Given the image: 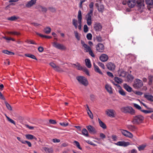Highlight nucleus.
Wrapping results in <instances>:
<instances>
[{
    "label": "nucleus",
    "instance_id": "1",
    "mask_svg": "<svg viewBox=\"0 0 153 153\" xmlns=\"http://www.w3.org/2000/svg\"><path fill=\"white\" fill-rule=\"evenodd\" d=\"M144 2V0H137L136 3L135 0H128L127 4L130 8L133 7L136 5L138 9L143 10L145 8Z\"/></svg>",
    "mask_w": 153,
    "mask_h": 153
},
{
    "label": "nucleus",
    "instance_id": "2",
    "mask_svg": "<svg viewBox=\"0 0 153 153\" xmlns=\"http://www.w3.org/2000/svg\"><path fill=\"white\" fill-rule=\"evenodd\" d=\"M121 111L125 114L129 113L131 115H134L135 111L133 108L130 106L123 107L120 108Z\"/></svg>",
    "mask_w": 153,
    "mask_h": 153
},
{
    "label": "nucleus",
    "instance_id": "3",
    "mask_svg": "<svg viewBox=\"0 0 153 153\" xmlns=\"http://www.w3.org/2000/svg\"><path fill=\"white\" fill-rule=\"evenodd\" d=\"M144 117L141 115H137L133 117L132 122L134 124H138L142 123L144 120Z\"/></svg>",
    "mask_w": 153,
    "mask_h": 153
},
{
    "label": "nucleus",
    "instance_id": "4",
    "mask_svg": "<svg viewBox=\"0 0 153 153\" xmlns=\"http://www.w3.org/2000/svg\"><path fill=\"white\" fill-rule=\"evenodd\" d=\"M76 79L79 83L85 86H87L88 84L87 79L84 76H78L76 77Z\"/></svg>",
    "mask_w": 153,
    "mask_h": 153
},
{
    "label": "nucleus",
    "instance_id": "5",
    "mask_svg": "<svg viewBox=\"0 0 153 153\" xmlns=\"http://www.w3.org/2000/svg\"><path fill=\"white\" fill-rule=\"evenodd\" d=\"M143 85L142 81L139 79H137L134 81L133 86L135 89H139L141 88Z\"/></svg>",
    "mask_w": 153,
    "mask_h": 153
},
{
    "label": "nucleus",
    "instance_id": "6",
    "mask_svg": "<svg viewBox=\"0 0 153 153\" xmlns=\"http://www.w3.org/2000/svg\"><path fill=\"white\" fill-rule=\"evenodd\" d=\"M93 10H90V11L86 15V18L87 23L88 26L91 25V16L93 15Z\"/></svg>",
    "mask_w": 153,
    "mask_h": 153
},
{
    "label": "nucleus",
    "instance_id": "7",
    "mask_svg": "<svg viewBox=\"0 0 153 153\" xmlns=\"http://www.w3.org/2000/svg\"><path fill=\"white\" fill-rule=\"evenodd\" d=\"M86 128L89 133L91 134H95L97 133V131L95 128L92 126L88 125L86 126Z\"/></svg>",
    "mask_w": 153,
    "mask_h": 153
},
{
    "label": "nucleus",
    "instance_id": "8",
    "mask_svg": "<svg viewBox=\"0 0 153 153\" xmlns=\"http://www.w3.org/2000/svg\"><path fill=\"white\" fill-rule=\"evenodd\" d=\"M53 46L59 50H65L66 49V47L62 44H60L57 42H54L53 43Z\"/></svg>",
    "mask_w": 153,
    "mask_h": 153
},
{
    "label": "nucleus",
    "instance_id": "9",
    "mask_svg": "<svg viewBox=\"0 0 153 153\" xmlns=\"http://www.w3.org/2000/svg\"><path fill=\"white\" fill-rule=\"evenodd\" d=\"M96 48L97 51L100 52H102L104 50V46L103 44L98 43L96 45Z\"/></svg>",
    "mask_w": 153,
    "mask_h": 153
},
{
    "label": "nucleus",
    "instance_id": "10",
    "mask_svg": "<svg viewBox=\"0 0 153 153\" xmlns=\"http://www.w3.org/2000/svg\"><path fill=\"white\" fill-rule=\"evenodd\" d=\"M121 133L123 134L126 137H127L130 138H132L133 137L132 134L128 131L122 129Z\"/></svg>",
    "mask_w": 153,
    "mask_h": 153
},
{
    "label": "nucleus",
    "instance_id": "11",
    "mask_svg": "<svg viewBox=\"0 0 153 153\" xmlns=\"http://www.w3.org/2000/svg\"><path fill=\"white\" fill-rule=\"evenodd\" d=\"M94 28L96 31H100L102 30V26L100 23H96L94 26Z\"/></svg>",
    "mask_w": 153,
    "mask_h": 153
},
{
    "label": "nucleus",
    "instance_id": "12",
    "mask_svg": "<svg viewBox=\"0 0 153 153\" xmlns=\"http://www.w3.org/2000/svg\"><path fill=\"white\" fill-rule=\"evenodd\" d=\"M114 144L117 146L123 147L127 146L130 144L129 142H126L124 141H119L117 143H114Z\"/></svg>",
    "mask_w": 153,
    "mask_h": 153
},
{
    "label": "nucleus",
    "instance_id": "13",
    "mask_svg": "<svg viewBox=\"0 0 153 153\" xmlns=\"http://www.w3.org/2000/svg\"><path fill=\"white\" fill-rule=\"evenodd\" d=\"M107 68L110 70L113 71L115 69V66L114 63L110 62L106 65Z\"/></svg>",
    "mask_w": 153,
    "mask_h": 153
},
{
    "label": "nucleus",
    "instance_id": "14",
    "mask_svg": "<svg viewBox=\"0 0 153 153\" xmlns=\"http://www.w3.org/2000/svg\"><path fill=\"white\" fill-rule=\"evenodd\" d=\"M100 59L102 62H105L108 59V56L105 54H102L100 56Z\"/></svg>",
    "mask_w": 153,
    "mask_h": 153
},
{
    "label": "nucleus",
    "instance_id": "15",
    "mask_svg": "<svg viewBox=\"0 0 153 153\" xmlns=\"http://www.w3.org/2000/svg\"><path fill=\"white\" fill-rule=\"evenodd\" d=\"M114 112L115 111L112 109H108L106 111V114H107L108 116L110 117H114Z\"/></svg>",
    "mask_w": 153,
    "mask_h": 153
},
{
    "label": "nucleus",
    "instance_id": "16",
    "mask_svg": "<svg viewBox=\"0 0 153 153\" xmlns=\"http://www.w3.org/2000/svg\"><path fill=\"white\" fill-rule=\"evenodd\" d=\"M145 2L148 5V10H150L151 8V6H152L153 5V0H145Z\"/></svg>",
    "mask_w": 153,
    "mask_h": 153
},
{
    "label": "nucleus",
    "instance_id": "17",
    "mask_svg": "<svg viewBox=\"0 0 153 153\" xmlns=\"http://www.w3.org/2000/svg\"><path fill=\"white\" fill-rule=\"evenodd\" d=\"M93 65L94 71L98 73L101 75L103 74L102 73L101 71L98 67L97 65L94 63H93Z\"/></svg>",
    "mask_w": 153,
    "mask_h": 153
},
{
    "label": "nucleus",
    "instance_id": "18",
    "mask_svg": "<svg viewBox=\"0 0 153 153\" xmlns=\"http://www.w3.org/2000/svg\"><path fill=\"white\" fill-rule=\"evenodd\" d=\"M123 87L128 92H130L133 91L132 90V88L126 83L124 84Z\"/></svg>",
    "mask_w": 153,
    "mask_h": 153
},
{
    "label": "nucleus",
    "instance_id": "19",
    "mask_svg": "<svg viewBox=\"0 0 153 153\" xmlns=\"http://www.w3.org/2000/svg\"><path fill=\"white\" fill-rule=\"evenodd\" d=\"M36 0H31L27 2L26 4V6L27 7H31L36 3Z\"/></svg>",
    "mask_w": 153,
    "mask_h": 153
},
{
    "label": "nucleus",
    "instance_id": "20",
    "mask_svg": "<svg viewBox=\"0 0 153 153\" xmlns=\"http://www.w3.org/2000/svg\"><path fill=\"white\" fill-rule=\"evenodd\" d=\"M98 121L100 126L104 129L106 128V126L105 124L103 123L100 118H98Z\"/></svg>",
    "mask_w": 153,
    "mask_h": 153
},
{
    "label": "nucleus",
    "instance_id": "21",
    "mask_svg": "<svg viewBox=\"0 0 153 153\" xmlns=\"http://www.w3.org/2000/svg\"><path fill=\"white\" fill-rule=\"evenodd\" d=\"M82 134L86 137H89V135L88 131L85 128H83L82 130Z\"/></svg>",
    "mask_w": 153,
    "mask_h": 153
},
{
    "label": "nucleus",
    "instance_id": "22",
    "mask_svg": "<svg viewBox=\"0 0 153 153\" xmlns=\"http://www.w3.org/2000/svg\"><path fill=\"white\" fill-rule=\"evenodd\" d=\"M105 88L107 91L110 94H112L113 91L111 87L108 84H106L105 85Z\"/></svg>",
    "mask_w": 153,
    "mask_h": 153
},
{
    "label": "nucleus",
    "instance_id": "23",
    "mask_svg": "<svg viewBox=\"0 0 153 153\" xmlns=\"http://www.w3.org/2000/svg\"><path fill=\"white\" fill-rule=\"evenodd\" d=\"M85 65L88 68H90L91 67V64L90 60L89 59H85Z\"/></svg>",
    "mask_w": 153,
    "mask_h": 153
},
{
    "label": "nucleus",
    "instance_id": "24",
    "mask_svg": "<svg viewBox=\"0 0 153 153\" xmlns=\"http://www.w3.org/2000/svg\"><path fill=\"white\" fill-rule=\"evenodd\" d=\"M144 97L147 99L148 100L150 101H153V96L151 95H147L145 94L144 95Z\"/></svg>",
    "mask_w": 153,
    "mask_h": 153
},
{
    "label": "nucleus",
    "instance_id": "25",
    "mask_svg": "<svg viewBox=\"0 0 153 153\" xmlns=\"http://www.w3.org/2000/svg\"><path fill=\"white\" fill-rule=\"evenodd\" d=\"M43 149L46 152L49 153H52L53 152V150L52 148H48L45 147H43Z\"/></svg>",
    "mask_w": 153,
    "mask_h": 153
},
{
    "label": "nucleus",
    "instance_id": "26",
    "mask_svg": "<svg viewBox=\"0 0 153 153\" xmlns=\"http://www.w3.org/2000/svg\"><path fill=\"white\" fill-rule=\"evenodd\" d=\"M127 127L131 131H135L137 129V128L134 126L129 125L127 126Z\"/></svg>",
    "mask_w": 153,
    "mask_h": 153
},
{
    "label": "nucleus",
    "instance_id": "27",
    "mask_svg": "<svg viewBox=\"0 0 153 153\" xmlns=\"http://www.w3.org/2000/svg\"><path fill=\"white\" fill-rule=\"evenodd\" d=\"M25 56L27 57L30 58L32 59L37 60V59L35 56L31 53H25Z\"/></svg>",
    "mask_w": 153,
    "mask_h": 153
},
{
    "label": "nucleus",
    "instance_id": "28",
    "mask_svg": "<svg viewBox=\"0 0 153 153\" xmlns=\"http://www.w3.org/2000/svg\"><path fill=\"white\" fill-rule=\"evenodd\" d=\"M2 52L4 54L9 55L12 56L15 54L13 52L9 51L7 50H4L2 51Z\"/></svg>",
    "mask_w": 153,
    "mask_h": 153
},
{
    "label": "nucleus",
    "instance_id": "29",
    "mask_svg": "<svg viewBox=\"0 0 153 153\" xmlns=\"http://www.w3.org/2000/svg\"><path fill=\"white\" fill-rule=\"evenodd\" d=\"M36 33L37 35L39 36L48 39H51L52 38V37L51 36L44 35L37 32H36Z\"/></svg>",
    "mask_w": 153,
    "mask_h": 153
},
{
    "label": "nucleus",
    "instance_id": "30",
    "mask_svg": "<svg viewBox=\"0 0 153 153\" xmlns=\"http://www.w3.org/2000/svg\"><path fill=\"white\" fill-rule=\"evenodd\" d=\"M19 18L18 17L16 16H12L10 17L7 18V19L8 20L11 21H15Z\"/></svg>",
    "mask_w": 153,
    "mask_h": 153
},
{
    "label": "nucleus",
    "instance_id": "31",
    "mask_svg": "<svg viewBox=\"0 0 153 153\" xmlns=\"http://www.w3.org/2000/svg\"><path fill=\"white\" fill-rule=\"evenodd\" d=\"M114 81L117 83H121L123 82L122 79L118 77H115L114 78Z\"/></svg>",
    "mask_w": 153,
    "mask_h": 153
},
{
    "label": "nucleus",
    "instance_id": "32",
    "mask_svg": "<svg viewBox=\"0 0 153 153\" xmlns=\"http://www.w3.org/2000/svg\"><path fill=\"white\" fill-rule=\"evenodd\" d=\"M74 144L79 149H82V148L81 147L78 141L76 140L74 141Z\"/></svg>",
    "mask_w": 153,
    "mask_h": 153
},
{
    "label": "nucleus",
    "instance_id": "33",
    "mask_svg": "<svg viewBox=\"0 0 153 153\" xmlns=\"http://www.w3.org/2000/svg\"><path fill=\"white\" fill-rule=\"evenodd\" d=\"M51 29L50 27H47L44 29V32L45 33L48 34H49L51 32Z\"/></svg>",
    "mask_w": 153,
    "mask_h": 153
},
{
    "label": "nucleus",
    "instance_id": "34",
    "mask_svg": "<svg viewBox=\"0 0 153 153\" xmlns=\"http://www.w3.org/2000/svg\"><path fill=\"white\" fill-rule=\"evenodd\" d=\"M148 79L149 81L148 82V84L149 85H152V81H153V76L152 75H150L149 76Z\"/></svg>",
    "mask_w": 153,
    "mask_h": 153
},
{
    "label": "nucleus",
    "instance_id": "35",
    "mask_svg": "<svg viewBox=\"0 0 153 153\" xmlns=\"http://www.w3.org/2000/svg\"><path fill=\"white\" fill-rule=\"evenodd\" d=\"M78 18L79 21H82V13L81 10H79L78 13Z\"/></svg>",
    "mask_w": 153,
    "mask_h": 153
},
{
    "label": "nucleus",
    "instance_id": "36",
    "mask_svg": "<svg viewBox=\"0 0 153 153\" xmlns=\"http://www.w3.org/2000/svg\"><path fill=\"white\" fill-rule=\"evenodd\" d=\"M4 103L7 109L9 110L12 111V108L11 105L6 101L4 102Z\"/></svg>",
    "mask_w": 153,
    "mask_h": 153
},
{
    "label": "nucleus",
    "instance_id": "37",
    "mask_svg": "<svg viewBox=\"0 0 153 153\" xmlns=\"http://www.w3.org/2000/svg\"><path fill=\"white\" fill-rule=\"evenodd\" d=\"M127 79L128 81L132 80L134 78L133 76L131 74H128L127 76Z\"/></svg>",
    "mask_w": 153,
    "mask_h": 153
},
{
    "label": "nucleus",
    "instance_id": "38",
    "mask_svg": "<svg viewBox=\"0 0 153 153\" xmlns=\"http://www.w3.org/2000/svg\"><path fill=\"white\" fill-rule=\"evenodd\" d=\"M77 21L75 19H74L72 20V23L73 25L75 27V28L76 29L77 27Z\"/></svg>",
    "mask_w": 153,
    "mask_h": 153
},
{
    "label": "nucleus",
    "instance_id": "39",
    "mask_svg": "<svg viewBox=\"0 0 153 153\" xmlns=\"http://www.w3.org/2000/svg\"><path fill=\"white\" fill-rule=\"evenodd\" d=\"M26 138L28 140H33V135L30 134H27L25 135Z\"/></svg>",
    "mask_w": 153,
    "mask_h": 153
},
{
    "label": "nucleus",
    "instance_id": "40",
    "mask_svg": "<svg viewBox=\"0 0 153 153\" xmlns=\"http://www.w3.org/2000/svg\"><path fill=\"white\" fill-rule=\"evenodd\" d=\"M76 64L77 65H76V67H77V69L79 70H82V71L84 68V67H83L81 66L79 63L77 62Z\"/></svg>",
    "mask_w": 153,
    "mask_h": 153
},
{
    "label": "nucleus",
    "instance_id": "41",
    "mask_svg": "<svg viewBox=\"0 0 153 153\" xmlns=\"http://www.w3.org/2000/svg\"><path fill=\"white\" fill-rule=\"evenodd\" d=\"M146 146L144 145H140L138 147V149L139 151H140L141 150H143Z\"/></svg>",
    "mask_w": 153,
    "mask_h": 153
},
{
    "label": "nucleus",
    "instance_id": "42",
    "mask_svg": "<svg viewBox=\"0 0 153 153\" xmlns=\"http://www.w3.org/2000/svg\"><path fill=\"white\" fill-rule=\"evenodd\" d=\"M74 33L75 37L78 40H79L80 39V36L78 35V33L77 31H74Z\"/></svg>",
    "mask_w": 153,
    "mask_h": 153
},
{
    "label": "nucleus",
    "instance_id": "43",
    "mask_svg": "<svg viewBox=\"0 0 153 153\" xmlns=\"http://www.w3.org/2000/svg\"><path fill=\"white\" fill-rule=\"evenodd\" d=\"M119 93L122 96H125L126 95V92L124 91L122 88H120V89L119 91Z\"/></svg>",
    "mask_w": 153,
    "mask_h": 153
},
{
    "label": "nucleus",
    "instance_id": "44",
    "mask_svg": "<svg viewBox=\"0 0 153 153\" xmlns=\"http://www.w3.org/2000/svg\"><path fill=\"white\" fill-rule=\"evenodd\" d=\"M96 38L97 42H101L102 41V39L100 35L99 36H97Z\"/></svg>",
    "mask_w": 153,
    "mask_h": 153
},
{
    "label": "nucleus",
    "instance_id": "45",
    "mask_svg": "<svg viewBox=\"0 0 153 153\" xmlns=\"http://www.w3.org/2000/svg\"><path fill=\"white\" fill-rule=\"evenodd\" d=\"M22 143L24 144H27L29 147H31L32 146L31 143L30 141L27 140H24V142H22Z\"/></svg>",
    "mask_w": 153,
    "mask_h": 153
},
{
    "label": "nucleus",
    "instance_id": "46",
    "mask_svg": "<svg viewBox=\"0 0 153 153\" xmlns=\"http://www.w3.org/2000/svg\"><path fill=\"white\" fill-rule=\"evenodd\" d=\"M87 112L90 117L91 119H92L93 118V116L91 111H87Z\"/></svg>",
    "mask_w": 153,
    "mask_h": 153
},
{
    "label": "nucleus",
    "instance_id": "47",
    "mask_svg": "<svg viewBox=\"0 0 153 153\" xmlns=\"http://www.w3.org/2000/svg\"><path fill=\"white\" fill-rule=\"evenodd\" d=\"M141 111L146 114L153 112V111H149V110H141Z\"/></svg>",
    "mask_w": 153,
    "mask_h": 153
},
{
    "label": "nucleus",
    "instance_id": "48",
    "mask_svg": "<svg viewBox=\"0 0 153 153\" xmlns=\"http://www.w3.org/2000/svg\"><path fill=\"white\" fill-rule=\"evenodd\" d=\"M134 107H135L136 108L140 110H141V107L138 105L136 104V103H134Z\"/></svg>",
    "mask_w": 153,
    "mask_h": 153
},
{
    "label": "nucleus",
    "instance_id": "49",
    "mask_svg": "<svg viewBox=\"0 0 153 153\" xmlns=\"http://www.w3.org/2000/svg\"><path fill=\"white\" fill-rule=\"evenodd\" d=\"M88 28L86 25H85L84 26V31L85 33H86L88 31Z\"/></svg>",
    "mask_w": 153,
    "mask_h": 153
},
{
    "label": "nucleus",
    "instance_id": "50",
    "mask_svg": "<svg viewBox=\"0 0 153 153\" xmlns=\"http://www.w3.org/2000/svg\"><path fill=\"white\" fill-rule=\"evenodd\" d=\"M9 33L11 34L16 35L17 36L19 35L20 34L19 32L16 31H11Z\"/></svg>",
    "mask_w": 153,
    "mask_h": 153
},
{
    "label": "nucleus",
    "instance_id": "51",
    "mask_svg": "<svg viewBox=\"0 0 153 153\" xmlns=\"http://www.w3.org/2000/svg\"><path fill=\"white\" fill-rule=\"evenodd\" d=\"M86 37L88 40H91L92 39V35L91 33H88L87 34Z\"/></svg>",
    "mask_w": 153,
    "mask_h": 153
},
{
    "label": "nucleus",
    "instance_id": "52",
    "mask_svg": "<svg viewBox=\"0 0 153 153\" xmlns=\"http://www.w3.org/2000/svg\"><path fill=\"white\" fill-rule=\"evenodd\" d=\"M82 71L85 72L87 75L89 76H90L89 71L86 67H84V68Z\"/></svg>",
    "mask_w": 153,
    "mask_h": 153
},
{
    "label": "nucleus",
    "instance_id": "53",
    "mask_svg": "<svg viewBox=\"0 0 153 153\" xmlns=\"http://www.w3.org/2000/svg\"><path fill=\"white\" fill-rule=\"evenodd\" d=\"M98 65L101 67L103 69H105V67L104 64L100 62H97Z\"/></svg>",
    "mask_w": 153,
    "mask_h": 153
},
{
    "label": "nucleus",
    "instance_id": "54",
    "mask_svg": "<svg viewBox=\"0 0 153 153\" xmlns=\"http://www.w3.org/2000/svg\"><path fill=\"white\" fill-rule=\"evenodd\" d=\"M59 124L62 126L66 127L68 125V123L63 122L60 123Z\"/></svg>",
    "mask_w": 153,
    "mask_h": 153
},
{
    "label": "nucleus",
    "instance_id": "55",
    "mask_svg": "<svg viewBox=\"0 0 153 153\" xmlns=\"http://www.w3.org/2000/svg\"><path fill=\"white\" fill-rule=\"evenodd\" d=\"M54 69L55 70L59 72L62 71V69L58 66H56Z\"/></svg>",
    "mask_w": 153,
    "mask_h": 153
},
{
    "label": "nucleus",
    "instance_id": "56",
    "mask_svg": "<svg viewBox=\"0 0 153 153\" xmlns=\"http://www.w3.org/2000/svg\"><path fill=\"white\" fill-rule=\"evenodd\" d=\"M95 6L97 7H98V10H100H100H103L104 9V7L102 5H100V8H99V7L98 6V3H96L95 4Z\"/></svg>",
    "mask_w": 153,
    "mask_h": 153
},
{
    "label": "nucleus",
    "instance_id": "57",
    "mask_svg": "<svg viewBox=\"0 0 153 153\" xmlns=\"http://www.w3.org/2000/svg\"><path fill=\"white\" fill-rule=\"evenodd\" d=\"M133 92L134 93L138 95H141L143 94V93L142 92L139 91H133Z\"/></svg>",
    "mask_w": 153,
    "mask_h": 153
},
{
    "label": "nucleus",
    "instance_id": "58",
    "mask_svg": "<svg viewBox=\"0 0 153 153\" xmlns=\"http://www.w3.org/2000/svg\"><path fill=\"white\" fill-rule=\"evenodd\" d=\"M49 123H50L53 124H55L56 123V120H50Z\"/></svg>",
    "mask_w": 153,
    "mask_h": 153
},
{
    "label": "nucleus",
    "instance_id": "59",
    "mask_svg": "<svg viewBox=\"0 0 153 153\" xmlns=\"http://www.w3.org/2000/svg\"><path fill=\"white\" fill-rule=\"evenodd\" d=\"M100 137L102 139H103L106 137L105 135L103 133H102L100 134Z\"/></svg>",
    "mask_w": 153,
    "mask_h": 153
},
{
    "label": "nucleus",
    "instance_id": "60",
    "mask_svg": "<svg viewBox=\"0 0 153 153\" xmlns=\"http://www.w3.org/2000/svg\"><path fill=\"white\" fill-rule=\"evenodd\" d=\"M52 141L54 143H59L60 142V140L56 138H54L52 139Z\"/></svg>",
    "mask_w": 153,
    "mask_h": 153
},
{
    "label": "nucleus",
    "instance_id": "61",
    "mask_svg": "<svg viewBox=\"0 0 153 153\" xmlns=\"http://www.w3.org/2000/svg\"><path fill=\"white\" fill-rule=\"evenodd\" d=\"M85 141L88 143V144L94 146H96V145L92 141H91L89 140H86Z\"/></svg>",
    "mask_w": 153,
    "mask_h": 153
},
{
    "label": "nucleus",
    "instance_id": "62",
    "mask_svg": "<svg viewBox=\"0 0 153 153\" xmlns=\"http://www.w3.org/2000/svg\"><path fill=\"white\" fill-rule=\"evenodd\" d=\"M3 38L4 39H6V40H12L13 41H15V40L14 39H12L11 38H10V37H6V36H4V37H3Z\"/></svg>",
    "mask_w": 153,
    "mask_h": 153
},
{
    "label": "nucleus",
    "instance_id": "63",
    "mask_svg": "<svg viewBox=\"0 0 153 153\" xmlns=\"http://www.w3.org/2000/svg\"><path fill=\"white\" fill-rule=\"evenodd\" d=\"M107 74L108 75V76H109L110 77H113L114 76H113V74L111 73L110 72H109V71L107 72Z\"/></svg>",
    "mask_w": 153,
    "mask_h": 153
},
{
    "label": "nucleus",
    "instance_id": "64",
    "mask_svg": "<svg viewBox=\"0 0 153 153\" xmlns=\"http://www.w3.org/2000/svg\"><path fill=\"white\" fill-rule=\"evenodd\" d=\"M44 50V48L43 47L40 46L38 48V51L39 52H42Z\"/></svg>",
    "mask_w": 153,
    "mask_h": 153
}]
</instances>
